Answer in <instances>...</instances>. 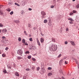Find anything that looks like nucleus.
<instances>
[{
	"mask_svg": "<svg viewBox=\"0 0 79 79\" xmlns=\"http://www.w3.org/2000/svg\"><path fill=\"white\" fill-rule=\"evenodd\" d=\"M50 48L53 51H56L57 49V46L54 44H51Z\"/></svg>",
	"mask_w": 79,
	"mask_h": 79,
	"instance_id": "f257e3e1",
	"label": "nucleus"
},
{
	"mask_svg": "<svg viewBox=\"0 0 79 79\" xmlns=\"http://www.w3.org/2000/svg\"><path fill=\"white\" fill-rule=\"evenodd\" d=\"M18 54H19L21 56H22V54H23V50L21 49H19L18 50L17 52Z\"/></svg>",
	"mask_w": 79,
	"mask_h": 79,
	"instance_id": "f03ea898",
	"label": "nucleus"
},
{
	"mask_svg": "<svg viewBox=\"0 0 79 79\" xmlns=\"http://www.w3.org/2000/svg\"><path fill=\"white\" fill-rule=\"evenodd\" d=\"M66 57H64V59H62L60 61L59 65H60V66L62 65V62H63V61L64 60V59H66Z\"/></svg>",
	"mask_w": 79,
	"mask_h": 79,
	"instance_id": "7ed1b4c3",
	"label": "nucleus"
},
{
	"mask_svg": "<svg viewBox=\"0 0 79 79\" xmlns=\"http://www.w3.org/2000/svg\"><path fill=\"white\" fill-rule=\"evenodd\" d=\"M41 15H43V18H44V16H45V15H46V13L44 11H42L41 12Z\"/></svg>",
	"mask_w": 79,
	"mask_h": 79,
	"instance_id": "20e7f679",
	"label": "nucleus"
},
{
	"mask_svg": "<svg viewBox=\"0 0 79 79\" xmlns=\"http://www.w3.org/2000/svg\"><path fill=\"white\" fill-rule=\"evenodd\" d=\"M35 46H30V50H34V49H35Z\"/></svg>",
	"mask_w": 79,
	"mask_h": 79,
	"instance_id": "39448f33",
	"label": "nucleus"
},
{
	"mask_svg": "<svg viewBox=\"0 0 79 79\" xmlns=\"http://www.w3.org/2000/svg\"><path fill=\"white\" fill-rule=\"evenodd\" d=\"M40 40L41 43H44V39L43 38H41L40 39Z\"/></svg>",
	"mask_w": 79,
	"mask_h": 79,
	"instance_id": "423d86ee",
	"label": "nucleus"
},
{
	"mask_svg": "<svg viewBox=\"0 0 79 79\" xmlns=\"http://www.w3.org/2000/svg\"><path fill=\"white\" fill-rule=\"evenodd\" d=\"M37 42L38 44V45H39V46H40V42H39V39H37Z\"/></svg>",
	"mask_w": 79,
	"mask_h": 79,
	"instance_id": "0eeeda50",
	"label": "nucleus"
},
{
	"mask_svg": "<svg viewBox=\"0 0 79 79\" xmlns=\"http://www.w3.org/2000/svg\"><path fill=\"white\" fill-rule=\"evenodd\" d=\"M70 43L71 44H72V45H75V44L74 43V42L73 41H70Z\"/></svg>",
	"mask_w": 79,
	"mask_h": 79,
	"instance_id": "6e6552de",
	"label": "nucleus"
},
{
	"mask_svg": "<svg viewBox=\"0 0 79 79\" xmlns=\"http://www.w3.org/2000/svg\"><path fill=\"white\" fill-rule=\"evenodd\" d=\"M68 19L69 20V21H74V20L71 18H69Z\"/></svg>",
	"mask_w": 79,
	"mask_h": 79,
	"instance_id": "1a4fd4ad",
	"label": "nucleus"
},
{
	"mask_svg": "<svg viewBox=\"0 0 79 79\" xmlns=\"http://www.w3.org/2000/svg\"><path fill=\"white\" fill-rule=\"evenodd\" d=\"M15 76H19V74H18V72H16L15 73Z\"/></svg>",
	"mask_w": 79,
	"mask_h": 79,
	"instance_id": "9d476101",
	"label": "nucleus"
},
{
	"mask_svg": "<svg viewBox=\"0 0 79 79\" xmlns=\"http://www.w3.org/2000/svg\"><path fill=\"white\" fill-rule=\"evenodd\" d=\"M52 75V73H49L48 74V76H50Z\"/></svg>",
	"mask_w": 79,
	"mask_h": 79,
	"instance_id": "9b49d317",
	"label": "nucleus"
},
{
	"mask_svg": "<svg viewBox=\"0 0 79 79\" xmlns=\"http://www.w3.org/2000/svg\"><path fill=\"white\" fill-rule=\"evenodd\" d=\"M15 5H17L18 6H20V5L19 4H18V3L16 2L15 3Z\"/></svg>",
	"mask_w": 79,
	"mask_h": 79,
	"instance_id": "f8f14e48",
	"label": "nucleus"
},
{
	"mask_svg": "<svg viewBox=\"0 0 79 79\" xmlns=\"http://www.w3.org/2000/svg\"><path fill=\"white\" fill-rule=\"evenodd\" d=\"M6 10L7 11H8L9 12H10V11H11V9H10V8H8Z\"/></svg>",
	"mask_w": 79,
	"mask_h": 79,
	"instance_id": "ddd939ff",
	"label": "nucleus"
},
{
	"mask_svg": "<svg viewBox=\"0 0 79 79\" xmlns=\"http://www.w3.org/2000/svg\"><path fill=\"white\" fill-rule=\"evenodd\" d=\"M3 13L2 12V10H0V15H3Z\"/></svg>",
	"mask_w": 79,
	"mask_h": 79,
	"instance_id": "4468645a",
	"label": "nucleus"
},
{
	"mask_svg": "<svg viewBox=\"0 0 79 79\" xmlns=\"http://www.w3.org/2000/svg\"><path fill=\"white\" fill-rule=\"evenodd\" d=\"M3 31L5 32H7V30H6V28H5V29H3Z\"/></svg>",
	"mask_w": 79,
	"mask_h": 79,
	"instance_id": "2eb2a0df",
	"label": "nucleus"
},
{
	"mask_svg": "<svg viewBox=\"0 0 79 79\" xmlns=\"http://www.w3.org/2000/svg\"><path fill=\"white\" fill-rule=\"evenodd\" d=\"M48 22V21L47 19H45L44 20V23H47Z\"/></svg>",
	"mask_w": 79,
	"mask_h": 79,
	"instance_id": "dca6fc26",
	"label": "nucleus"
},
{
	"mask_svg": "<svg viewBox=\"0 0 79 79\" xmlns=\"http://www.w3.org/2000/svg\"><path fill=\"white\" fill-rule=\"evenodd\" d=\"M17 59L18 60H21L22 59V58H21V57H20V56H18L17 57Z\"/></svg>",
	"mask_w": 79,
	"mask_h": 79,
	"instance_id": "f3484780",
	"label": "nucleus"
},
{
	"mask_svg": "<svg viewBox=\"0 0 79 79\" xmlns=\"http://www.w3.org/2000/svg\"><path fill=\"white\" fill-rule=\"evenodd\" d=\"M29 40L30 41H31V42H32L33 41V40H32V38H31L29 39Z\"/></svg>",
	"mask_w": 79,
	"mask_h": 79,
	"instance_id": "a211bd4d",
	"label": "nucleus"
},
{
	"mask_svg": "<svg viewBox=\"0 0 79 79\" xmlns=\"http://www.w3.org/2000/svg\"><path fill=\"white\" fill-rule=\"evenodd\" d=\"M44 73H45V69H42L41 70Z\"/></svg>",
	"mask_w": 79,
	"mask_h": 79,
	"instance_id": "6ab92c4d",
	"label": "nucleus"
},
{
	"mask_svg": "<svg viewBox=\"0 0 79 79\" xmlns=\"http://www.w3.org/2000/svg\"><path fill=\"white\" fill-rule=\"evenodd\" d=\"M77 8H79V4H78L76 6Z\"/></svg>",
	"mask_w": 79,
	"mask_h": 79,
	"instance_id": "aec40b11",
	"label": "nucleus"
},
{
	"mask_svg": "<svg viewBox=\"0 0 79 79\" xmlns=\"http://www.w3.org/2000/svg\"><path fill=\"white\" fill-rule=\"evenodd\" d=\"M59 72L60 73H61L62 74H63V70H61V69L60 70H59Z\"/></svg>",
	"mask_w": 79,
	"mask_h": 79,
	"instance_id": "412c9836",
	"label": "nucleus"
},
{
	"mask_svg": "<svg viewBox=\"0 0 79 79\" xmlns=\"http://www.w3.org/2000/svg\"><path fill=\"white\" fill-rule=\"evenodd\" d=\"M23 79H27L26 77V75H24L23 77Z\"/></svg>",
	"mask_w": 79,
	"mask_h": 79,
	"instance_id": "4be33fe9",
	"label": "nucleus"
},
{
	"mask_svg": "<svg viewBox=\"0 0 79 79\" xmlns=\"http://www.w3.org/2000/svg\"><path fill=\"white\" fill-rule=\"evenodd\" d=\"M3 72V73H6V69L4 70Z\"/></svg>",
	"mask_w": 79,
	"mask_h": 79,
	"instance_id": "5701e85b",
	"label": "nucleus"
},
{
	"mask_svg": "<svg viewBox=\"0 0 79 79\" xmlns=\"http://www.w3.org/2000/svg\"><path fill=\"white\" fill-rule=\"evenodd\" d=\"M2 56H3V57H5V56H6V54H2Z\"/></svg>",
	"mask_w": 79,
	"mask_h": 79,
	"instance_id": "b1692460",
	"label": "nucleus"
},
{
	"mask_svg": "<svg viewBox=\"0 0 79 79\" xmlns=\"http://www.w3.org/2000/svg\"><path fill=\"white\" fill-rule=\"evenodd\" d=\"M3 24L2 23H0V27H3Z\"/></svg>",
	"mask_w": 79,
	"mask_h": 79,
	"instance_id": "393cba45",
	"label": "nucleus"
},
{
	"mask_svg": "<svg viewBox=\"0 0 79 79\" xmlns=\"http://www.w3.org/2000/svg\"><path fill=\"white\" fill-rule=\"evenodd\" d=\"M26 41H25V40H24V39H23V40H22V42L23 43V44H24V43H25V42Z\"/></svg>",
	"mask_w": 79,
	"mask_h": 79,
	"instance_id": "a878e982",
	"label": "nucleus"
},
{
	"mask_svg": "<svg viewBox=\"0 0 79 79\" xmlns=\"http://www.w3.org/2000/svg\"><path fill=\"white\" fill-rule=\"evenodd\" d=\"M25 53H26V54H29V52L27 51L25 52Z\"/></svg>",
	"mask_w": 79,
	"mask_h": 79,
	"instance_id": "bb28decb",
	"label": "nucleus"
},
{
	"mask_svg": "<svg viewBox=\"0 0 79 79\" xmlns=\"http://www.w3.org/2000/svg\"><path fill=\"white\" fill-rule=\"evenodd\" d=\"M69 29L68 28V27L66 28V32H67V31H69Z\"/></svg>",
	"mask_w": 79,
	"mask_h": 79,
	"instance_id": "cd10ccee",
	"label": "nucleus"
},
{
	"mask_svg": "<svg viewBox=\"0 0 79 79\" xmlns=\"http://www.w3.org/2000/svg\"><path fill=\"white\" fill-rule=\"evenodd\" d=\"M69 23L70 24H73V21H69Z\"/></svg>",
	"mask_w": 79,
	"mask_h": 79,
	"instance_id": "c85d7f7f",
	"label": "nucleus"
},
{
	"mask_svg": "<svg viewBox=\"0 0 79 79\" xmlns=\"http://www.w3.org/2000/svg\"><path fill=\"white\" fill-rule=\"evenodd\" d=\"M14 12L13 11H11L10 13V14L11 15H13V14Z\"/></svg>",
	"mask_w": 79,
	"mask_h": 79,
	"instance_id": "c756f323",
	"label": "nucleus"
},
{
	"mask_svg": "<svg viewBox=\"0 0 79 79\" xmlns=\"http://www.w3.org/2000/svg\"><path fill=\"white\" fill-rule=\"evenodd\" d=\"M28 59H31V56H28Z\"/></svg>",
	"mask_w": 79,
	"mask_h": 79,
	"instance_id": "7c9ffc66",
	"label": "nucleus"
},
{
	"mask_svg": "<svg viewBox=\"0 0 79 79\" xmlns=\"http://www.w3.org/2000/svg\"><path fill=\"white\" fill-rule=\"evenodd\" d=\"M18 40L19 41H20L21 40V38L20 37L18 39Z\"/></svg>",
	"mask_w": 79,
	"mask_h": 79,
	"instance_id": "2f4dec72",
	"label": "nucleus"
},
{
	"mask_svg": "<svg viewBox=\"0 0 79 79\" xmlns=\"http://www.w3.org/2000/svg\"><path fill=\"white\" fill-rule=\"evenodd\" d=\"M32 60L34 61H35V59L34 58H32Z\"/></svg>",
	"mask_w": 79,
	"mask_h": 79,
	"instance_id": "473e14b6",
	"label": "nucleus"
},
{
	"mask_svg": "<svg viewBox=\"0 0 79 79\" xmlns=\"http://www.w3.org/2000/svg\"><path fill=\"white\" fill-rule=\"evenodd\" d=\"M24 33L26 35H27V33L26 32V31H24Z\"/></svg>",
	"mask_w": 79,
	"mask_h": 79,
	"instance_id": "72a5a7b5",
	"label": "nucleus"
},
{
	"mask_svg": "<svg viewBox=\"0 0 79 79\" xmlns=\"http://www.w3.org/2000/svg\"><path fill=\"white\" fill-rule=\"evenodd\" d=\"M61 54H60V55L58 56V58H60V57H61Z\"/></svg>",
	"mask_w": 79,
	"mask_h": 79,
	"instance_id": "f704fd0d",
	"label": "nucleus"
},
{
	"mask_svg": "<svg viewBox=\"0 0 79 79\" xmlns=\"http://www.w3.org/2000/svg\"><path fill=\"white\" fill-rule=\"evenodd\" d=\"M68 42H67V41H65V42H64V43H65V45H67V44H68Z\"/></svg>",
	"mask_w": 79,
	"mask_h": 79,
	"instance_id": "c9c22d12",
	"label": "nucleus"
},
{
	"mask_svg": "<svg viewBox=\"0 0 79 79\" xmlns=\"http://www.w3.org/2000/svg\"><path fill=\"white\" fill-rule=\"evenodd\" d=\"M76 63L77 64H79V63L78 62V61L77 60H76Z\"/></svg>",
	"mask_w": 79,
	"mask_h": 79,
	"instance_id": "e433bc0d",
	"label": "nucleus"
},
{
	"mask_svg": "<svg viewBox=\"0 0 79 79\" xmlns=\"http://www.w3.org/2000/svg\"><path fill=\"white\" fill-rule=\"evenodd\" d=\"M73 12L70 13L69 14L70 15V16H72L73 15Z\"/></svg>",
	"mask_w": 79,
	"mask_h": 79,
	"instance_id": "4c0bfd02",
	"label": "nucleus"
},
{
	"mask_svg": "<svg viewBox=\"0 0 79 79\" xmlns=\"http://www.w3.org/2000/svg\"><path fill=\"white\" fill-rule=\"evenodd\" d=\"M8 5H11V2H9L8 3Z\"/></svg>",
	"mask_w": 79,
	"mask_h": 79,
	"instance_id": "58836bf2",
	"label": "nucleus"
},
{
	"mask_svg": "<svg viewBox=\"0 0 79 79\" xmlns=\"http://www.w3.org/2000/svg\"><path fill=\"white\" fill-rule=\"evenodd\" d=\"M52 69V67H48V69Z\"/></svg>",
	"mask_w": 79,
	"mask_h": 79,
	"instance_id": "ea45409f",
	"label": "nucleus"
},
{
	"mask_svg": "<svg viewBox=\"0 0 79 79\" xmlns=\"http://www.w3.org/2000/svg\"><path fill=\"white\" fill-rule=\"evenodd\" d=\"M15 22L16 23H19V20H17Z\"/></svg>",
	"mask_w": 79,
	"mask_h": 79,
	"instance_id": "a19ab883",
	"label": "nucleus"
},
{
	"mask_svg": "<svg viewBox=\"0 0 79 79\" xmlns=\"http://www.w3.org/2000/svg\"><path fill=\"white\" fill-rule=\"evenodd\" d=\"M54 6H51V8H54Z\"/></svg>",
	"mask_w": 79,
	"mask_h": 79,
	"instance_id": "79ce46f5",
	"label": "nucleus"
},
{
	"mask_svg": "<svg viewBox=\"0 0 79 79\" xmlns=\"http://www.w3.org/2000/svg\"><path fill=\"white\" fill-rule=\"evenodd\" d=\"M64 63L65 64H68V61H65L64 62Z\"/></svg>",
	"mask_w": 79,
	"mask_h": 79,
	"instance_id": "37998d69",
	"label": "nucleus"
},
{
	"mask_svg": "<svg viewBox=\"0 0 79 79\" xmlns=\"http://www.w3.org/2000/svg\"><path fill=\"white\" fill-rule=\"evenodd\" d=\"M28 10L29 11H31L32 10V9H31V8H28Z\"/></svg>",
	"mask_w": 79,
	"mask_h": 79,
	"instance_id": "c03bdc74",
	"label": "nucleus"
},
{
	"mask_svg": "<svg viewBox=\"0 0 79 79\" xmlns=\"http://www.w3.org/2000/svg\"><path fill=\"white\" fill-rule=\"evenodd\" d=\"M52 40L53 41H54V40H55V39L53 38H52Z\"/></svg>",
	"mask_w": 79,
	"mask_h": 79,
	"instance_id": "a18cd8bd",
	"label": "nucleus"
},
{
	"mask_svg": "<svg viewBox=\"0 0 79 79\" xmlns=\"http://www.w3.org/2000/svg\"><path fill=\"white\" fill-rule=\"evenodd\" d=\"M73 12L74 13H76V10H73Z\"/></svg>",
	"mask_w": 79,
	"mask_h": 79,
	"instance_id": "49530a36",
	"label": "nucleus"
},
{
	"mask_svg": "<svg viewBox=\"0 0 79 79\" xmlns=\"http://www.w3.org/2000/svg\"><path fill=\"white\" fill-rule=\"evenodd\" d=\"M25 45H27H27H28V44H27V42H26V43H25Z\"/></svg>",
	"mask_w": 79,
	"mask_h": 79,
	"instance_id": "de8ad7c7",
	"label": "nucleus"
},
{
	"mask_svg": "<svg viewBox=\"0 0 79 79\" xmlns=\"http://www.w3.org/2000/svg\"><path fill=\"white\" fill-rule=\"evenodd\" d=\"M8 48H5V50H8Z\"/></svg>",
	"mask_w": 79,
	"mask_h": 79,
	"instance_id": "09e8293b",
	"label": "nucleus"
},
{
	"mask_svg": "<svg viewBox=\"0 0 79 79\" xmlns=\"http://www.w3.org/2000/svg\"><path fill=\"white\" fill-rule=\"evenodd\" d=\"M5 38H6V37L5 36H3L2 37V38L3 39H5Z\"/></svg>",
	"mask_w": 79,
	"mask_h": 79,
	"instance_id": "8fccbe9b",
	"label": "nucleus"
},
{
	"mask_svg": "<svg viewBox=\"0 0 79 79\" xmlns=\"http://www.w3.org/2000/svg\"><path fill=\"white\" fill-rule=\"evenodd\" d=\"M31 24H29V25H28V27H31Z\"/></svg>",
	"mask_w": 79,
	"mask_h": 79,
	"instance_id": "3c124183",
	"label": "nucleus"
},
{
	"mask_svg": "<svg viewBox=\"0 0 79 79\" xmlns=\"http://www.w3.org/2000/svg\"><path fill=\"white\" fill-rule=\"evenodd\" d=\"M37 69H40V67H38L37 68Z\"/></svg>",
	"mask_w": 79,
	"mask_h": 79,
	"instance_id": "603ef678",
	"label": "nucleus"
},
{
	"mask_svg": "<svg viewBox=\"0 0 79 79\" xmlns=\"http://www.w3.org/2000/svg\"><path fill=\"white\" fill-rule=\"evenodd\" d=\"M21 15H23V12L21 11Z\"/></svg>",
	"mask_w": 79,
	"mask_h": 79,
	"instance_id": "864d4df0",
	"label": "nucleus"
},
{
	"mask_svg": "<svg viewBox=\"0 0 79 79\" xmlns=\"http://www.w3.org/2000/svg\"><path fill=\"white\" fill-rule=\"evenodd\" d=\"M7 66L8 68H10V69H11V68H10V66H9V67H8V65H7Z\"/></svg>",
	"mask_w": 79,
	"mask_h": 79,
	"instance_id": "5fc2aeb1",
	"label": "nucleus"
},
{
	"mask_svg": "<svg viewBox=\"0 0 79 79\" xmlns=\"http://www.w3.org/2000/svg\"><path fill=\"white\" fill-rule=\"evenodd\" d=\"M2 5H0V8H2Z\"/></svg>",
	"mask_w": 79,
	"mask_h": 79,
	"instance_id": "6e6d98bb",
	"label": "nucleus"
},
{
	"mask_svg": "<svg viewBox=\"0 0 79 79\" xmlns=\"http://www.w3.org/2000/svg\"><path fill=\"white\" fill-rule=\"evenodd\" d=\"M77 66H78V68H79V64H77Z\"/></svg>",
	"mask_w": 79,
	"mask_h": 79,
	"instance_id": "4d7b16f0",
	"label": "nucleus"
},
{
	"mask_svg": "<svg viewBox=\"0 0 79 79\" xmlns=\"http://www.w3.org/2000/svg\"><path fill=\"white\" fill-rule=\"evenodd\" d=\"M32 68H33V69H34V67H33Z\"/></svg>",
	"mask_w": 79,
	"mask_h": 79,
	"instance_id": "13d9d810",
	"label": "nucleus"
},
{
	"mask_svg": "<svg viewBox=\"0 0 79 79\" xmlns=\"http://www.w3.org/2000/svg\"><path fill=\"white\" fill-rule=\"evenodd\" d=\"M57 2H60V0H57Z\"/></svg>",
	"mask_w": 79,
	"mask_h": 79,
	"instance_id": "bf43d9fd",
	"label": "nucleus"
},
{
	"mask_svg": "<svg viewBox=\"0 0 79 79\" xmlns=\"http://www.w3.org/2000/svg\"><path fill=\"white\" fill-rule=\"evenodd\" d=\"M75 0H73V2H75Z\"/></svg>",
	"mask_w": 79,
	"mask_h": 79,
	"instance_id": "052dcab7",
	"label": "nucleus"
},
{
	"mask_svg": "<svg viewBox=\"0 0 79 79\" xmlns=\"http://www.w3.org/2000/svg\"><path fill=\"white\" fill-rule=\"evenodd\" d=\"M2 54V52H1V51H0V54Z\"/></svg>",
	"mask_w": 79,
	"mask_h": 79,
	"instance_id": "680f3d73",
	"label": "nucleus"
},
{
	"mask_svg": "<svg viewBox=\"0 0 79 79\" xmlns=\"http://www.w3.org/2000/svg\"><path fill=\"white\" fill-rule=\"evenodd\" d=\"M26 70H27V71H29V69H27Z\"/></svg>",
	"mask_w": 79,
	"mask_h": 79,
	"instance_id": "e2e57ef3",
	"label": "nucleus"
},
{
	"mask_svg": "<svg viewBox=\"0 0 79 79\" xmlns=\"http://www.w3.org/2000/svg\"><path fill=\"white\" fill-rule=\"evenodd\" d=\"M0 33H1V30H0Z\"/></svg>",
	"mask_w": 79,
	"mask_h": 79,
	"instance_id": "0e129e2a",
	"label": "nucleus"
},
{
	"mask_svg": "<svg viewBox=\"0 0 79 79\" xmlns=\"http://www.w3.org/2000/svg\"><path fill=\"white\" fill-rule=\"evenodd\" d=\"M72 79H74V78H72Z\"/></svg>",
	"mask_w": 79,
	"mask_h": 79,
	"instance_id": "69168bd1",
	"label": "nucleus"
},
{
	"mask_svg": "<svg viewBox=\"0 0 79 79\" xmlns=\"http://www.w3.org/2000/svg\"><path fill=\"white\" fill-rule=\"evenodd\" d=\"M60 32H61V31L60 30Z\"/></svg>",
	"mask_w": 79,
	"mask_h": 79,
	"instance_id": "338daca9",
	"label": "nucleus"
},
{
	"mask_svg": "<svg viewBox=\"0 0 79 79\" xmlns=\"http://www.w3.org/2000/svg\"><path fill=\"white\" fill-rule=\"evenodd\" d=\"M78 30H79V28H78Z\"/></svg>",
	"mask_w": 79,
	"mask_h": 79,
	"instance_id": "774afa93",
	"label": "nucleus"
}]
</instances>
